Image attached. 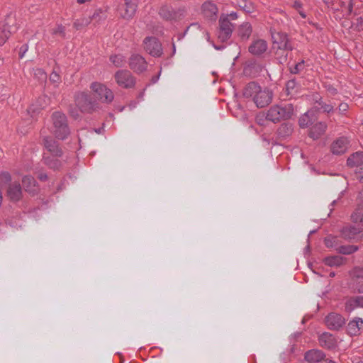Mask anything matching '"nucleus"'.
I'll return each mask as SVG.
<instances>
[{
  "mask_svg": "<svg viewBox=\"0 0 363 363\" xmlns=\"http://www.w3.org/2000/svg\"><path fill=\"white\" fill-rule=\"evenodd\" d=\"M40 179L41 180H45L47 179V175L45 174H40Z\"/></svg>",
  "mask_w": 363,
  "mask_h": 363,
  "instance_id": "13d9d810",
  "label": "nucleus"
},
{
  "mask_svg": "<svg viewBox=\"0 0 363 363\" xmlns=\"http://www.w3.org/2000/svg\"><path fill=\"white\" fill-rule=\"evenodd\" d=\"M219 23L220 31L218 34V38H220L221 41L224 42L231 36L233 31V24L230 22L227 17L220 18Z\"/></svg>",
  "mask_w": 363,
  "mask_h": 363,
  "instance_id": "ddd939ff",
  "label": "nucleus"
},
{
  "mask_svg": "<svg viewBox=\"0 0 363 363\" xmlns=\"http://www.w3.org/2000/svg\"><path fill=\"white\" fill-rule=\"evenodd\" d=\"M326 128V123L319 122L311 128L308 135L313 140H317L325 132Z\"/></svg>",
  "mask_w": 363,
  "mask_h": 363,
  "instance_id": "412c9836",
  "label": "nucleus"
},
{
  "mask_svg": "<svg viewBox=\"0 0 363 363\" xmlns=\"http://www.w3.org/2000/svg\"><path fill=\"white\" fill-rule=\"evenodd\" d=\"M358 247L354 245H346L339 247L338 251L343 255H350L357 250Z\"/></svg>",
  "mask_w": 363,
  "mask_h": 363,
  "instance_id": "4c0bfd02",
  "label": "nucleus"
},
{
  "mask_svg": "<svg viewBox=\"0 0 363 363\" xmlns=\"http://www.w3.org/2000/svg\"><path fill=\"white\" fill-rule=\"evenodd\" d=\"M44 143L45 147L53 155L56 156L61 155L62 151L61 150H60L54 140H52V139L45 138L44 140Z\"/></svg>",
  "mask_w": 363,
  "mask_h": 363,
  "instance_id": "bb28decb",
  "label": "nucleus"
},
{
  "mask_svg": "<svg viewBox=\"0 0 363 363\" xmlns=\"http://www.w3.org/2000/svg\"><path fill=\"white\" fill-rule=\"evenodd\" d=\"M343 257L339 255L325 258L324 262L328 266H340L342 264Z\"/></svg>",
  "mask_w": 363,
  "mask_h": 363,
  "instance_id": "2f4dec72",
  "label": "nucleus"
},
{
  "mask_svg": "<svg viewBox=\"0 0 363 363\" xmlns=\"http://www.w3.org/2000/svg\"><path fill=\"white\" fill-rule=\"evenodd\" d=\"M144 48L147 52L154 57H160L162 54V44L155 37L145 38Z\"/></svg>",
  "mask_w": 363,
  "mask_h": 363,
  "instance_id": "39448f33",
  "label": "nucleus"
},
{
  "mask_svg": "<svg viewBox=\"0 0 363 363\" xmlns=\"http://www.w3.org/2000/svg\"><path fill=\"white\" fill-rule=\"evenodd\" d=\"M293 114L294 106L291 104H288L284 106L276 105L269 109L266 118L273 123H277L281 120H288L291 118Z\"/></svg>",
  "mask_w": 363,
  "mask_h": 363,
  "instance_id": "f257e3e1",
  "label": "nucleus"
},
{
  "mask_svg": "<svg viewBox=\"0 0 363 363\" xmlns=\"http://www.w3.org/2000/svg\"><path fill=\"white\" fill-rule=\"evenodd\" d=\"M23 184L26 189V191H29L30 194H35L36 191L35 187V180L33 177L30 176H26L23 179Z\"/></svg>",
  "mask_w": 363,
  "mask_h": 363,
  "instance_id": "c85d7f7f",
  "label": "nucleus"
},
{
  "mask_svg": "<svg viewBox=\"0 0 363 363\" xmlns=\"http://www.w3.org/2000/svg\"><path fill=\"white\" fill-rule=\"evenodd\" d=\"M230 16H232L233 18H237V14L236 13H233L230 14Z\"/></svg>",
  "mask_w": 363,
  "mask_h": 363,
  "instance_id": "052dcab7",
  "label": "nucleus"
},
{
  "mask_svg": "<svg viewBox=\"0 0 363 363\" xmlns=\"http://www.w3.org/2000/svg\"><path fill=\"white\" fill-rule=\"evenodd\" d=\"M325 322L329 329L337 330L345 324V319L340 314L330 313L325 317Z\"/></svg>",
  "mask_w": 363,
  "mask_h": 363,
  "instance_id": "9d476101",
  "label": "nucleus"
},
{
  "mask_svg": "<svg viewBox=\"0 0 363 363\" xmlns=\"http://www.w3.org/2000/svg\"><path fill=\"white\" fill-rule=\"evenodd\" d=\"M147 62L145 58L138 54L131 55L129 59V67L134 72L141 73L147 69Z\"/></svg>",
  "mask_w": 363,
  "mask_h": 363,
  "instance_id": "9b49d317",
  "label": "nucleus"
},
{
  "mask_svg": "<svg viewBox=\"0 0 363 363\" xmlns=\"http://www.w3.org/2000/svg\"><path fill=\"white\" fill-rule=\"evenodd\" d=\"M272 39V49H286L292 50L293 46L289 43V40L286 33L271 30Z\"/></svg>",
  "mask_w": 363,
  "mask_h": 363,
  "instance_id": "20e7f679",
  "label": "nucleus"
},
{
  "mask_svg": "<svg viewBox=\"0 0 363 363\" xmlns=\"http://www.w3.org/2000/svg\"><path fill=\"white\" fill-rule=\"evenodd\" d=\"M113 99V94L111 89L102 84L92 83V110L94 102L111 103Z\"/></svg>",
  "mask_w": 363,
  "mask_h": 363,
  "instance_id": "7ed1b4c3",
  "label": "nucleus"
},
{
  "mask_svg": "<svg viewBox=\"0 0 363 363\" xmlns=\"http://www.w3.org/2000/svg\"><path fill=\"white\" fill-rule=\"evenodd\" d=\"M34 74L35 76H38L39 79H41V80H45L46 79V74L45 73V72L41 69H36L35 70V73Z\"/></svg>",
  "mask_w": 363,
  "mask_h": 363,
  "instance_id": "de8ad7c7",
  "label": "nucleus"
},
{
  "mask_svg": "<svg viewBox=\"0 0 363 363\" xmlns=\"http://www.w3.org/2000/svg\"><path fill=\"white\" fill-rule=\"evenodd\" d=\"M106 18V11L102 9H96L94 14H92V20L96 19V21H99L101 19H105Z\"/></svg>",
  "mask_w": 363,
  "mask_h": 363,
  "instance_id": "ea45409f",
  "label": "nucleus"
},
{
  "mask_svg": "<svg viewBox=\"0 0 363 363\" xmlns=\"http://www.w3.org/2000/svg\"><path fill=\"white\" fill-rule=\"evenodd\" d=\"M354 174L357 180L363 182V165L356 168Z\"/></svg>",
  "mask_w": 363,
  "mask_h": 363,
  "instance_id": "37998d69",
  "label": "nucleus"
},
{
  "mask_svg": "<svg viewBox=\"0 0 363 363\" xmlns=\"http://www.w3.org/2000/svg\"><path fill=\"white\" fill-rule=\"evenodd\" d=\"M347 150V140L344 138H340L333 143L331 145V151L333 154L340 155L344 153Z\"/></svg>",
  "mask_w": 363,
  "mask_h": 363,
  "instance_id": "5701e85b",
  "label": "nucleus"
},
{
  "mask_svg": "<svg viewBox=\"0 0 363 363\" xmlns=\"http://www.w3.org/2000/svg\"><path fill=\"white\" fill-rule=\"evenodd\" d=\"M363 325H361L360 323H358V329L359 330H360L361 327Z\"/></svg>",
  "mask_w": 363,
  "mask_h": 363,
  "instance_id": "0e129e2a",
  "label": "nucleus"
},
{
  "mask_svg": "<svg viewBox=\"0 0 363 363\" xmlns=\"http://www.w3.org/2000/svg\"><path fill=\"white\" fill-rule=\"evenodd\" d=\"M304 65V61H301L296 64L293 69H291V72L293 74H297L299 71L303 68Z\"/></svg>",
  "mask_w": 363,
  "mask_h": 363,
  "instance_id": "49530a36",
  "label": "nucleus"
},
{
  "mask_svg": "<svg viewBox=\"0 0 363 363\" xmlns=\"http://www.w3.org/2000/svg\"><path fill=\"white\" fill-rule=\"evenodd\" d=\"M235 4L245 11L246 13H252L253 11V6L252 3H247L245 0H236Z\"/></svg>",
  "mask_w": 363,
  "mask_h": 363,
  "instance_id": "f704fd0d",
  "label": "nucleus"
},
{
  "mask_svg": "<svg viewBox=\"0 0 363 363\" xmlns=\"http://www.w3.org/2000/svg\"><path fill=\"white\" fill-rule=\"evenodd\" d=\"M56 33H64V28L62 26H59L57 28V30H56Z\"/></svg>",
  "mask_w": 363,
  "mask_h": 363,
  "instance_id": "4d7b16f0",
  "label": "nucleus"
},
{
  "mask_svg": "<svg viewBox=\"0 0 363 363\" xmlns=\"http://www.w3.org/2000/svg\"><path fill=\"white\" fill-rule=\"evenodd\" d=\"M352 284L359 293H363V268L354 267L350 272Z\"/></svg>",
  "mask_w": 363,
  "mask_h": 363,
  "instance_id": "f8f14e48",
  "label": "nucleus"
},
{
  "mask_svg": "<svg viewBox=\"0 0 363 363\" xmlns=\"http://www.w3.org/2000/svg\"><path fill=\"white\" fill-rule=\"evenodd\" d=\"M248 50L254 55H260L267 51V43L264 40L258 39L252 42Z\"/></svg>",
  "mask_w": 363,
  "mask_h": 363,
  "instance_id": "2eb2a0df",
  "label": "nucleus"
},
{
  "mask_svg": "<svg viewBox=\"0 0 363 363\" xmlns=\"http://www.w3.org/2000/svg\"><path fill=\"white\" fill-rule=\"evenodd\" d=\"M27 50H28V46L26 45H25L21 48V50H20V53H19V56L21 58L23 57V56Z\"/></svg>",
  "mask_w": 363,
  "mask_h": 363,
  "instance_id": "603ef678",
  "label": "nucleus"
},
{
  "mask_svg": "<svg viewBox=\"0 0 363 363\" xmlns=\"http://www.w3.org/2000/svg\"><path fill=\"white\" fill-rule=\"evenodd\" d=\"M335 276V273L334 272H330V277H333Z\"/></svg>",
  "mask_w": 363,
  "mask_h": 363,
  "instance_id": "680f3d73",
  "label": "nucleus"
},
{
  "mask_svg": "<svg viewBox=\"0 0 363 363\" xmlns=\"http://www.w3.org/2000/svg\"><path fill=\"white\" fill-rule=\"evenodd\" d=\"M260 86L255 82L248 83L244 88L242 95L246 98L254 97L259 91Z\"/></svg>",
  "mask_w": 363,
  "mask_h": 363,
  "instance_id": "393cba45",
  "label": "nucleus"
},
{
  "mask_svg": "<svg viewBox=\"0 0 363 363\" xmlns=\"http://www.w3.org/2000/svg\"><path fill=\"white\" fill-rule=\"evenodd\" d=\"M7 196L11 200V201H18L22 194L21 187V185L18 183H13L9 184L7 189Z\"/></svg>",
  "mask_w": 363,
  "mask_h": 363,
  "instance_id": "f3484780",
  "label": "nucleus"
},
{
  "mask_svg": "<svg viewBox=\"0 0 363 363\" xmlns=\"http://www.w3.org/2000/svg\"><path fill=\"white\" fill-rule=\"evenodd\" d=\"M311 112L308 111L305 114H303L298 121V124L301 128H306L308 125V124L311 123V119L310 118Z\"/></svg>",
  "mask_w": 363,
  "mask_h": 363,
  "instance_id": "e433bc0d",
  "label": "nucleus"
},
{
  "mask_svg": "<svg viewBox=\"0 0 363 363\" xmlns=\"http://www.w3.org/2000/svg\"><path fill=\"white\" fill-rule=\"evenodd\" d=\"M358 323L363 325V320L360 318H356L353 320L350 321L347 325L348 333L351 335H357L359 333Z\"/></svg>",
  "mask_w": 363,
  "mask_h": 363,
  "instance_id": "7c9ffc66",
  "label": "nucleus"
},
{
  "mask_svg": "<svg viewBox=\"0 0 363 363\" xmlns=\"http://www.w3.org/2000/svg\"><path fill=\"white\" fill-rule=\"evenodd\" d=\"M276 58L279 63L283 64L286 62L289 51L286 49H275L274 50Z\"/></svg>",
  "mask_w": 363,
  "mask_h": 363,
  "instance_id": "473e14b6",
  "label": "nucleus"
},
{
  "mask_svg": "<svg viewBox=\"0 0 363 363\" xmlns=\"http://www.w3.org/2000/svg\"><path fill=\"white\" fill-rule=\"evenodd\" d=\"M252 29L251 25L245 22L240 25L238 29V34L242 39H248L252 33Z\"/></svg>",
  "mask_w": 363,
  "mask_h": 363,
  "instance_id": "cd10ccee",
  "label": "nucleus"
},
{
  "mask_svg": "<svg viewBox=\"0 0 363 363\" xmlns=\"http://www.w3.org/2000/svg\"><path fill=\"white\" fill-rule=\"evenodd\" d=\"M202 11L206 18L215 19L217 16L218 8L216 4L207 1L202 5Z\"/></svg>",
  "mask_w": 363,
  "mask_h": 363,
  "instance_id": "4be33fe9",
  "label": "nucleus"
},
{
  "mask_svg": "<svg viewBox=\"0 0 363 363\" xmlns=\"http://www.w3.org/2000/svg\"><path fill=\"white\" fill-rule=\"evenodd\" d=\"M363 231V223H358L357 225H348L341 230L342 236L347 240H351Z\"/></svg>",
  "mask_w": 363,
  "mask_h": 363,
  "instance_id": "4468645a",
  "label": "nucleus"
},
{
  "mask_svg": "<svg viewBox=\"0 0 363 363\" xmlns=\"http://www.w3.org/2000/svg\"><path fill=\"white\" fill-rule=\"evenodd\" d=\"M102 130H104V128H98V129H94V131L97 133H101L102 132Z\"/></svg>",
  "mask_w": 363,
  "mask_h": 363,
  "instance_id": "bf43d9fd",
  "label": "nucleus"
},
{
  "mask_svg": "<svg viewBox=\"0 0 363 363\" xmlns=\"http://www.w3.org/2000/svg\"><path fill=\"white\" fill-rule=\"evenodd\" d=\"M293 132L292 125L289 123H283L277 129V134L280 138H286Z\"/></svg>",
  "mask_w": 363,
  "mask_h": 363,
  "instance_id": "c756f323",
  "label": "nucleus"
},
{
  "mask_svg": "<svg viewBox=\"0 0 363 363\" xmlns=\"http://www.w3.org/2000/svg\"><path fill=\"white\" fill-rule=\"evenodd\" d=\"M320 345L327 349H333L336 347L337 342L333 335L324 333L319 337Z\"/></svg>",
  "mask_w": 363,
  "mask_h": 363,
  "instance_id": "6ab92c4d",
  "label": "nucleus"
},
{
  "mask_svg": "<svg viewBox=\"0 0 363 363\" xmlns=\"http://www.w3.org/2000/svg\"><path fill=\"white\" fill-rule=\"evenodd\" d=\"M349 108V106L346 103H341L338 106V110L340 113H344L345 111H347Z\"/></svg>",
  "mask_w": 363,
  "mask_h": 363,
  "instance_id": "8fccbe9b",
  "label": "nucleus"
},
{
  "mask_svg": "<svg viewBox=\"0 0 363 363\" xmlns=\"http://www.w3.org/2000/svg\"><path fill=\"white\" fill-rule=\"evenodd\" d=\"M76 104L82 112L89 111L91 101L86 95L84 94H79L76 98Z\"/></svg>",
  "mask_w": 363,
  "mask_h": 363,
  "instance_id": "b1692460",
  "label": "nucleus"
},
{
  "mask_svg": "<svg viewBox=\"0 0 363 363\" xmlns=\"http://www.w3.org/2000/svg\"><path fill=\"white\" fill-rule=\"evenodd\" d=\"M272 92L267 89H259L257 95H255L253 101L258 108H264L268 106L272 100Z\"/></svg>",
  "mask_w": 363,
  "mask_h": 363,
  "instance_id": "1a4fd4ad",
  "label": "nucleus"
},
{
  "mask_svg": "<svg viewBox=\"0 0 363 363\" xmlns=\"http://www.w3.org/2000/svg\"><path fill=\"white\" fill-rule=\"evenodd\" d=\"M140 0H124V4L121 8L120 16L125 20H130L135 16Z\"/></svg>",
  "mask_w": 363,
  "mask_h": 363,
  "instance_id": "423d86ee",
  "label": "nucleus"
},
{
  "mask_svg": "<svg viewBox=\"0 0 363 363\" xmlns=\"http://www.w3.org/2000/svg\"><path fill=\"white\" fill-rule=\"evenodd\" d=\"M52 131L58 139H65L69 133L65 115L60 111L53 113L52 116Z\"/></svg>",
  "mask_w": 363,
  "mask_h": 363,
  "instance_id": "f03ea898",
  "label": "nucleus"
},
{
  "mask_svg": "<svg viewBox=\"0 0 363 363\" xmlns=\"http://www.w3.org/2000/svg\"><path fill=\"white\" fill-rule=\"evenodd\" d=\"M351 218L354 225H357L358 223H363V216L360 213H353Z\"/></svg>",
  "mask_w": 363,
  "mask_h": 363,
  "instance_id": "a19ab883",
  "label": "nucleus"
},
{
  "mask_svg": "<svg viewBox=\"0 0 363 363\" xmlns=\"http://www.w3.org/2000/svg\"><path fill=\"white\" fill-rule=\"evenodd\" d=\"M110 61L116 67H121L125 62V57L122 55H112L110 56Z\"/></svg>",
  "mask_w": 363,
  "mask_h": 363,
  "instance_id": "72a5a7b5",
  "label": "nucleus"
},
{
  "mask_svg": "<svg viewBox=\"0 0 363 363\" xmlns=\"http://www.w3.org/2000/svg\"><path fill=\"white\" fill-rule=\"evenodd\" d=\"M326 363H335V362L332 361V360H329L328 362Z\"/></svg>",
  "mask_w": 363,
  "mask_h": 363,
  "instance_id": "774afa93",
  "label": "nucleus"
},
{
  "mask_svg": "<svg viewBox=\"0 0 363 363\" xmlns=\"http://www.w3.org/2000/svg\"><path fill=\"white\" fill-rule=\"evenodd\" d=\"M352 7H353V4H352V0H350V2L349 6H348V12H349V14H350V13H352Z\"/></svg>",
  "mask_w": 363,
  "mask_h": 363,
  "instance_id": "864d4df0",
  "label": "nucleus"
},
{
  "mask_svg": "<svg viewBox=\"0 0 363 363\" xmlns=\"http://www.w3.org/2000/svg\"><path fill=\"white\" fill-rule=\"evenodd\" d=\"M11 181L9 173L4 172L0 174V184H7Z\"/></svg>",
  "mask_w": 363,
  "mask_h": 363,
  "instance_id": "79ce46f5",
  "label": "nucleus"
},
{
  "mask_svg": "<svg viewBox=\"0 0 363 363\" xmlns=\"http://www.w3.org/2000/svg\"><path fill=\"white\" fill-rule=\"evenodd\" d=\"M48 99L46 96L40 98L35 104H32L28 109V113L32 118L35 117L41 109L44 108L48 104Z\"/></svg>",
  "mask_w": 363,
  "mask_h": 363,
  "instance_id": "a211bd4d",
  "label": "nucleus"
},
{
  "mask_svg": "<svg viewBox=\"0 0 363 363\" xmlns=\"http://www.w3.org/2000/svg\"><path fill=\"white\" fill-rule=\"evenodd\" d=\"M335 238H325V245L328 247H333V244L335 241Z\"/></svg>",
  "mask_w": 363,
  "mask_h": 363,
  "instance_id": "09e8293b",
  "label": "nucleus"
},
{
  "mask_svg": "<svg viewBox=\"0 0 363 363\" xmlns=\"http://www.w3.org/2000/svg\"><path fill=\"white\" fill-rule=\"evenodd\" d=\"M294 7L296 9H299V8L301 7V4L300 2H298V1H295L294 2Z\"/></svg>",
  "mask_w": 363,
  "mask_h": 363,
  "instance_id": "6e6d98bb",
  "label": "nucleus"
},
{
  "mask_svg": "<svg viewBox=\"0 0 363 363\" xmlns=\"http://www.w3.org/2000/svg\"><path fill=\"white\" fill-rule=\"evenodd\" d=\"M335 203V200L331 201L330 206H333Z\"/></svg>",
  "mask_w": 363,
  "mask_h": 363,
  "instance_id": "69168bd1",
  "label": "nucleus"
},
{
  "mask_svg": "<svg viewBox=\"0 0 363 363\" xmlns=\"http://www.w3.org/2000/svg\"><path fill=\"white\" fill-rule=\"evenodd\" d=\"M184 35L191 37L197 38L199 35H203L207 39H208V33L206 30H203L198 23L191 24L185 30Z\"/></svg>",
  "mask_w": 363,
  "mask_h": 363,
  "instance_id": "dca6fc26",
  "label": "nucleus"
},
{
  "mask_svg": "<svg viewBox=\"0 0 363 363\" xmlns=\"http://www.w3.org/2000/svg\"><path fill=\"white\" fill-rule=\"evenodd\" d=\"M294 84H295L294 81H289V82H288V83H287V88L288 89L293 88L294 86Z\"/></svg>",
  "mask_w": 363,
  "mask_h": 363,
  "instance_id": "5fc2aeb1",
  "label": "nucleus"
},
{
  "mask_svg": "<svg viewBox=\"0 0 363 363\" xmlns=\"http://www.w3.org/2000/svg\"><path fill=\"white\" fill-rule=\"evenodd\" d=\"M332 211H333V209H332V208H330V212H329V213H328V216H330V213H331Z\"/></svg>",
  "mask_w": 363,
  "mask_h": 363,
  "instance_id": "338daca9",
  "label": "nucleus"
},
{
  "mask_svg": "<svg viewBox=\"0 0 363 363\" xmlns=\"http://www.w3.org/2000/svg\"><path fill=\"white\" fill-rule=\"evenodd\" d=\"M299 13H300V15H301L302 17H303V18H305V17H306V15H305L303 13H302V12H299Z\"/></svg>",
  "mask_w": 363,
  "mask_h": 363,
  "instance_id": "e2e57ef3",
  "label": "nucleus"
},
{
  "mask_svg": "<svg viewBox=\"0 0 363 363\" xmlns=\"http://www.w3.org/2000/svg\"><path fill=\"white\" fill-rule=\"evenodd\" d=\"M347 164L350 167L363 166V151L357 152L352 154L347 160Z\"/></svg>",
  "mask_w": 363,
  "mask_h": 363,
  "instance_id": "a878e982",
  "label": "nucleus"
},
{
  "mask_svg": "<svg viewBox=\"0 0 363 363\" xmlns=\"http://www.w3.org/2000/svg\"><path fill=\"white\" fill-rule=\"evenodd\" d=\"M325 354L318 350H311L306 352L304 358L309 363H318L324 359Z\"/></svg>",
  "mask_w": 363,
  "mask_h": 363,
  "instance_id": "aec40b11",
  "label": "nucleus"
},
{
  "mask_svg": "<svg viewBox=\"0 0 363 363\" xmlns=\"http://www.w3.org/2000/svg\"><path fill=\"white\" fill-rule=\"evenodd\" d=\"M115 79L119 86L125 89L131 88L135 84V78L128 70H118L115 74Z\"/></svg>",
  "mask_w": 363,
  "mask_h": 363,
  "instance_id": "0eeeda50",
  "label": "nucleus"
},
{
  "mask_svg": "<svg viewBox=\"0 0 363 363\" xmlns=\"http://www.w3.org/2000/svg\"><path fill=\"white\" fill-rule=\"evenodd\" d=\"M320 105L321 108L323 109L324 112L330 113L333 111V106L330 104L323 103L322 101H317Z\"/></svg>",
  "mask_w": 363,
  "mask_h": 363,
  "instance_id": "c03bdc74",
  "label": "nucleus"
},
{
  "mask_svg": "<svg viewBox=\"0 0 363 363\" xmlns=\"http://www.w3.org/2000/svg\"><path fill=\"white\" fill-rule=\"evenodd\" d=\"M357 307L356 298L352 297L345 303V311L350 312Z\"/></svg>",
  "mask_w": 363,
  "mask_h": 363,
  "instance_id": "58836bf2",
  "label": "nucleus"
},
{
  "mask_svg": "<svg viewBox=\"0 0 363 363\" xmlns=\"http://www.w3.org/2000/svg\"><path fill=\"white\" fill-rule=\"evenodd\" d=\"M15 28H10L7 25H4L2 30L0 38L1 40V44H4L6 40L9 38L11 33L14 32Z\"/></svg>",
  "mask_w": 363,
  "mask_h": 363,
  "instance_id": "c9c22d12",
  "label": "nucleus"
},
{
  "mask_svg": "<svg viewBox=\"0 0 363 363\" xmlns=\"http://www.w3.org/2000/svg\"><path fill=\"white\" fill-rule=\"evenodd\" d=\"M184 9H179L177 11L169 6H162L160 10V16L166 21H177L184 16Z\"/></svg>",
  "mask_w": 363,
  "mask_h": 363,
  "instance_id": "6e6552de",
  "label": "nucleus"
},
{
  "mask_svg": "<svg viewBox=\"0 0 363 363\" xmlns=\"http://www.w3.org/2000/svg\"><path fill=\"white\" fill-rule=\"evenodd\" d=\"M50 80L53 84H58L60 81V77L56 72H52L50 76Z\"/></svg>",
  "mask_w": 363,
  "mask_h": 363,
  "instance_id": "a18cd8bd",
  "label": "nucleus"
},
{
  "mask_svg": "<svg viewBox=\"0 0 363 363\" xmlns=\"http://www.w3.org/2000/svg\"><path fill=\"white\" fill-rule=\"evenodd\" d=\"M357 307L363 308V296H355Z\"/></svg>",
  "mask_w": 363,
  "mask_h": 363,
  "instance_id": "3c124183",
  "label": "nucleus"
}]
</instances>
